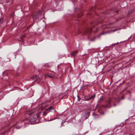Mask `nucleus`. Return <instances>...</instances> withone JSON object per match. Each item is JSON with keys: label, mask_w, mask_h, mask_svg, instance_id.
I'll list each match as a JSON object with an SVG mask.
<instances>
[{"label": "nucleus", "mask_w": 135, "mask_h": 135, "mask_svg": "<svg viewBox=\"0 0 135 135\" xmlns=\"http://www.w3.org/2000/svg\"><path fill=\"white\" fill-rule=\"evenodd\" d=\"M38 114H37L36 115H34L33 116L31 117L30 119L28 120V119H26L25 120H23L20 122V123H21L22 124V126H21V124H20L19 125H18L16 126V128L18 129H20L22 127H25V125L26 124V123H28V124H32V122H34L36 121L38 117Z\"/></svg>", "instance_id": "1"}, {"label": "nucleus", "mask_w": 135, "mask_h": 135, "mask_svg": "<svg viewBox=\"0 0 135 135\" xmlns=\"http://www.w3.org/2000/svg\"><path fill=\"white\" fill-rule=\"evenodd\" d=\"M89 115L88 112H87L86 114L85 115V118H84L83 117H82L81 118V119H83V120H85L86 119L88 118L89 117Z\"/></svg>", "instance_id": "2"}, {"label": "nucleus", "mask_w": 135, "mask_h": 135, "mask_svg": "<svg viewBox=\"0 0 135 135\" xmlns=\"http://www.w3.org/2000/svg\"><path fill=\"white\" fill-rule=\"evenodd\" d=\"M121 29V28H117V29H116L114 30H110L109 31H108L107 32V33H110L112 32H114L115 31H116L118 30H120Z\"/></svg>", "instance_id": "3"}, {"label": "nucleus", "mask_w": 135, "mask_h": 135, "mask_svg": "<svg viewBox=\"0 0 135 135\" xmlns=\"http://www.w3.org/2000/svg\"><path fill=\"white\" fill-rule=\"evenodd\" d=\"M54 108L52 106L50 107L49 108L46 109V111L48 112H49L52 109H53Z\"/></svg>", "instance_id": "4"}, {"label": "nucleus", "mask_w": 135, "mask_h": 135, "mask_svg": "<svg viewBox=\"0 0 135 135\" xmlns=\"http://www.w3.org/2000/svg\"><path fill=\"white\" fill-rule=\"evenodd\" d=\"M77 51H75L74 52H73L71 54V55L72 56H75L77 54Z\"/></svg>", "instance_id": "5"}, {"label": "nucleus", "mask_w": 135, "mask_h": 135, "mask_svg": "<svg viewBox=\"0 0 135 135\" xmlns=\"http://www.w3.org/2000/svg\"><path fill=\"white\" fill-rule=\"evenodd\" d=\"M47 75L48 76L51 78H53L54 77V76L53 74L51 73H48Z\"/></svg>", "instance_id": "6"}, {"label": "nucleus", "mask_w": 135, "mask_h": 135, "mask_svg": "<svg viewBox=\"0 0 135 135\" xmlns=\"http://www.w3.org/2000/svg\"><path fill=\"white\" fill-rule=\"evenodd\" d=\"M122 3H123V4H124L125 5H123V6H121V7H126V2L124 1V2H121V4H122Z\"/></svg>", "instance_id": "7"}, {"label": "nucleus", "mask_w": 135, "mask_h": 135, "mask_svg": "<svg viewBox=\"0 0 135 135\" xmlns=\"http://www.w3.org/2000/svg\"><path fill=\"white\" fill-rule=\"evenodd\" d=\"M48 113L46 111L44 112L43 114V115L44 116H45Z\"/></svg>", "instance_id": "8"}, {"label": "nucleus", "mask_w": 135, "mask_h": 135, "mask_svg": "<svg viewBox=\"0 0 135 135\" xmlns=\"http://www.w3.org/2000/svg\"><path fill=\"white\" fill-rule=\"evenodd\" d=\"M134 11V9H131V10L129 11V12L128 13V14H129L130 13H132V12Z\"/></svg>", "instance_id": "9"}, {"label": "nucleus", "mask_w": 135, "mask_h": 135, "mask_svg": "<svg viewBox=\"0 0 135 135\" xmlns=\"http://www.w3.org/2000/svg\"><path fill=\"white\" fill-rule=\"evenodd\" d=\"M11 17L12 18V20H13V19H14V14H11Z\"/></svg>", "instance_id": "10"}, {"label": "nucleus", "mask_w": 135, "mask_h": 135, "mask_svg": "<svg viewBox=\"0 0 135 135\" xmlns=\"http://www.w3.org/2000/svg\"><path fill=\"white\" fill-rule=\"evenodd\" d=\"M95 97V95H94L91 96L90 97H89V98L90 99H91L93 98H94Z\"/></svg>", "instance_id": "11"}, {"label": "nucleus", "mask_w": 135, "mask_h": 135, "mask_svg": "<svg viewBox=\"0 0 135 135\" xmlns=\"http://www.w3.org/2000/svg\"><path fill=\"white\" fill-rule=\"evenodd\" d=\"M90 100L89 97L88 98H85L83 100L84 101H88L89 100Z\"/></svg>", "instance_id": "12"}, {"label": "nucleus", "mask_w": 135, "mask_h": 135, "mask_svg": "<svg viewBox=\"0 0 135 135\" xmlns=\"http://www.w3.org/2000/svg\"><path fill=\"white\" fill-rule=\"evenodd\" d=\"M3 19L2 18H1L0 19V24H1L3 23Z\"/></svg>", "instance_id": "13"}, {"label": "nucleus", "mask_w": 135, "mask_h": 135, "mask_svg": "<svg viewBox=\"0 0 135 135\" xmlns=\"http://www.w3.org/2000/svg\"><path fill=\"white\" fill-rule=\"evenodd\" d=\"M77 97H78V101H79L81 100L80 98L79 97V96L78 95L77 96Z\"/></svg>", "instance_id": "14"}, {"label": "nucleus", "mask_w": 135, "mask_h": 135, "mask_svg": "<svg viewBox=\"0 0 135 135\" xmlns=\"http://www.w3.org/2000/svg\"><path fill=\"white\" fill-rule=\"evenodd\" d=\"M5 73V72H3V73H2V75H3V76H6L7 74H6V75H4V73Z\"/></svg>", "instance_id": "15"}, {"label": "nucleus", "mask_w": 135, "mask_h": 135, "mask_svg": "<svg viewBox=\"0 0 135 135\" xmlns=\"http://www.w3.org/2000/svg\"><path fill=\"white\" fill-rule=\"evenodd\" d=\"M56 119V118H54V119H51L50 120H48V121H52L55 119Z\"/></svg>", "instance_id": "16"}, {"label": "nucleus", "mask_w": 135, "mask_h": 135, "mask_svg": "<svg viewBox=\"0 0 135 135\" xmlns=\"http://www.w3.org/2000/svg\"><path fill=\"white\" fill-rule=\"evenodd\" d=\"M45 66H47V67H49V66L47 64H45Z\"/></svg>", "instance_id": "17"}, {"label": "nucleus", "mask_w": 135, "mask_h": 135, "mask_svg": "<svg viewBox=\"0 0 135 135\" xmlns=\"http://www.w3.org/2000/svg\"><path fill=\"white\" fill-rule=\"evenodd\" d=\"M91 41H93L94 40V39H93L90 40Z\"/></svg>", "instance_id": "18"}, {"label": "nucleus", "mask_w": 135, "mask_h": 135, "mask_svg": "<svg viewBox=\"0 0 135 135\" xmlns=\"http://www.w3.org/2000/svg\"><path fill=\"white\" fill-rule=\"evenodd\" d=\"M104 34L103 33H102L100 34V35H104Z\"/></svg>", "instance_id": "19"}, {"label": "nucleus", "mask_w": 135, "mask_h": 135, "mask_svg": "<svg viewBox=\"0 0 135 135\" xmlns=\"http://www.w3.org/2000/svg\"><path fill=\"white\" fill-rule=\"evenodd\" d=\"M133 36V35H132L131 36L128 38V39H129V38H130V37L132 36Z\"/></svg>", "instance_id": "20"}, {"label": "nucleus", "mask_w": 135, "mask_h": 135, "mask_svg": "<svg viewBox=\"0 0 135 135\" xmlns=\"http://www.w3.org/2000/svg\"><path fill=\"white\" fill-rule=\"evenodd\" d=\"M109 27V28H111L112 27Z\"/></svg>", "instance_id": "21"}]
</instances>
